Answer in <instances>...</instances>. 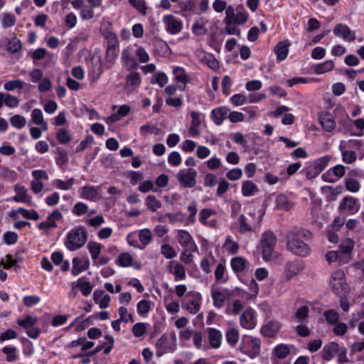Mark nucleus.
<instances>
[{
	"label": "nucleus",
	"mask_w": 364,
	"mask_h": 364,
	"mask_svg": "<svg viewBox=\"0 0 364 364\" xmlns=\"http://www.w3.org/2000/svg\"><path fill=\"white\" fill-rule=\"evenodd\" d=\"M290 43L288 41H280L275 46L274 52L278 61L284 60L288 55Z\"/></svg>",
	"instance_id": "bb28decb"
},
{
	"label": "nucleus",
	"mask_w": 364,
	"mask_h": 364,
	"mask_svg": "<svg viewBox=\"0 0 364 364\" xmlns=\"http://www.w3.org/2000/svg\"><path fill=\"white\" fill-rule=\"evenodd\" d=\"M211 296L215 307L220 309L224 306L225 296L223 292L219 290L211 289Z\"/></svg>",
	"instance_id": "58836bf2"
},
{
	"label": "nucleus",
	"mask_w": 364,
	"mask_h": 364,
	"mask_svg": "<svg viewBox=\"0 0 364 364\" xmlns=\"http://www.w3.org/2000/svg\"><path fill=\"white\" fill-rule=\"evenodd\" d=\"M174 80L177 83H181L178 88L183 91L186 89L187 83L190 82V78L186 74L185 69L182 67H175L173 71Z\"/></svg>",
	"instance_id": "412c9836"
},
{
	"label": "nucleus",
	"mask_w": 364,
	"mask_h": 364,
	"mask_svg": "<svg viewBox=\"0 0 364 364\" xmlns=\"http://www.w3.org/2000/svg\"><path fill=\"white\" fill-rule=\"evenodd\" d=\"M85 279H86L85 277L79 278L75 287L80 289L83 296H87L92 292L93 287L90 282L85 281Z\"/></svg>",
	"instance_id": "e433bc0d"
},
{
	"label": "nucleus",
	"mask_w": 364,
	"mask_h": 364,
	"mask_svg": "<svg viewBox=\"0 0 364 364\" xmlns=\"http://www.w3.org/2000/svg\"><path fill=\"white\" fill-rule=\"evenodd\" d=\"M140 250H144L151 242L152 235L149 229L144 228L139 232Z\"/></svg>",
	"instance_id": "72a5a7b5"
},
{
	"label": "nucleus",
	"mask_w": 364,
	"mask_h": 364,
	"mask_svg": "<svg viewBox=\"0 0 364 364\" xmlns=\"http://www.w3.org/2000/svg\"><path fill=\"white\" fill-rule=\"evenodd\" d=\"M215 279L218 283L225 284L229 279L225 262L219 263L215 270Z\"/></svg>",
	"instance_id": "7c9ffc66"
},
{
	"label": "nucleus",
	"mask_w": 364,
	"mask_h": 364,
	"mask_svg": "<svg viewBox=\"0 0 364 364\" xmlns=\"http://www.w3.org/2000/svg\"><path fill=\"white\" fill-rule=\"evenodd\" d=\"M343 273L341 272H335L331 275L330 285L333 291L338 296H341L343 294Z\"/></svg>",
	"instance_id": "aec40b11"
},
{
	"label": "nucleus",
	"mask_w": 364,
	"mask_h": 364,
	"mask_svg": "<svg viewBox=\"0 0 364 364\" xmlns=\"http://www.w3.org/2000/svg\"><path fill=\"white\" fill-rule=\"evenodd\" d=\"M118 313L119 315V318L115 321H112V328L117 331L119 332L121 330V323H128L129 321L134 322L133 315L132 314H128V317H126V314L127 313V309L125 306H120L118 309Z\"/></svg>",
	"instance_id": "4be33fe9"
},
{
	"label": "nucleus",
	"mask_w": 364,
	"mask_h": 364,
	"mask_svg": "<svg viewBox=\"0 0 364 364\" xmlns=\"http://www.w3.org/2000/svg\"><path fill=\"white\" fill-rule=\"evenodd\" d=\"M229 112L230 109L224 106L215 108L211 111L210 119L217 126H220L228 119Z\"/></svg>",
	"instance_id": "f3484780"
},
{
	"label": "nucleus",
	"mask_w": 364,
	"mask_h": 364,
	"mask_svg": "<svg viewBox=\"0 0 364 364\" xmlns=\"http://www.w3.org/2000/svg\"><path fill=\"white\" fill-rule=\"evenodd\" d=\"M239 230L241 234H245L247 232H252L253 229L252 226L247 223V217L241 214L238 218Z\"/></svg>",
	"instance_id": "864d4df0"
},
{
	"label": "nucleus",
	"mask_w": 364,
	"mask_h": 364,
	"mask_svg": "<svg viewBox=\"0 0 364 364\" xmlns=\"http://www.w3.org/2000/svg\"><path fill=\"white\" fill-rule=\"evenodd\" d=\"M299 232L290 231L287 235V248L289 251L300 257H306L311 252L309 245L301 239Z\"/></svg>",
	"instance_id": "7ed1b4c3"
},
{
	"label": "nucleus",
	"mask_w": 364,
	"mask_h": 364,
	"mask_svg": "<svg viewBox=\"0 0 364 364\" xmlns=\"http://www.w3.org/2000/svg\"><path fill=\"white\" fill-rule=\"evenodd\" d=\"M73 267L71 269V274L73 276H77L81 272L87 270L90 267V259L87 257H75L72 261Z\"/></svg>",
	"instance_id": "dca6fc26"
},
{
	"label": "nucleus",
	"mask_w": 364,
	"mask_h": 364,
	"mask_svg": "<svg viewBox=\"0 0 364 364\" xmlns=\"http://www.w3.org/2000/svg\"><path fill=\"white\" fill-rule=\"evenodd\" d=\"M305 267V263L301 259H294L288 262L284 267V274L287 279H291L296 276Z\"/></svg>",
	"instance_id": "9d476101"
},
{
	"label": "nucleus",
	"mask_w": 364,
	"mask_h": 364,
	"mask_svg": "<svg viewBox=\"0 0 364 364\" xmlns=\"http://www.w3.org/2000/svg\"><path fill=\"white\" fill-rule=\"evenodd\" d=\"M225 338L228 343L231 347H235L239 340V331L237 329L231 328L227 330Z\"/></svg>",
	"instance_id": "a18cd8bd"
},
{
	"label": "nucleus",
	"mask_w": 364,
	"mask_h": 364,
	"mask_svg": "<svg viewBox=\"0 0 364 364\" xmlns=\"http://www.w3.org/2000/svg\"><path fill=\"white\" fill-rule=\"evenodd\" d=\"M87 241V232L82 226L72 228L66 235L64 245L70 252H74L82 247Z\"/></svg>",
	"instance_id": "f03ea898"
},
{
	"label": "nucleus",
	"mask_w": 364,
	"mask_h": 364,
	"mask_svg": "<svg viewBox=\"0 0 364 364\" xmlns=\"http://www.w3.org/2000/svg\"><path fill=\"white\" fill-rule=\"evenodd\" d=\"M256 312L252 308L245 309L240 316V323L243 328L252 330L257 325Z\"/></svg>",
	"instance_id": "1a4fd4ad"
},
{
	"label": "nucleus",
	"mask_w": 364,
	"mask_h": 364,
	"mask_svg": "<svg viewBox=\"0 0 364 364\" xmlns=\"http://www.w3.org/2000/svg\"><path fill=\"white\" fill-rule=\"evenodd\" d=\"M360 203L358 198L347 196L344 197L339 205V210H348L350 214H355L359 211Z\"/></svg>",
	"instance_id": "f8f14e48"
},
{
	"label": "nucleus",
	"mask_w": 364,
	"mask_h": 364,
	"mask_svg": "<svg viewBox=\"0 0 364 364\" xmlns=\"http://www.w3.org/2000/svg\"><path fill=\"white\" fill-rule=\"evenodd\" d=\"M106 40L107 45L105 60L107 63L112 64L119 51L118 37L115 33H109L106 36Z\"/></svg>",
	"instance_id": "6e6552de"
},
{
	"label": "nucleus",
	"mask_w": 364,
	"mask_h": 364,
	"mask_svg": "<svg viewBox=\"0 0 364 364\" xmlns=\"http://www.w3.org/2000/svg\"><path fill=\"white\" fill-rule=\"evenodd\" d=\"M141 83V78L138 72H130L126 77V86L132 91L138 88Z\"/></svg>",
	"instance_id": "cd10ccee"
},
{
	"label": "nucleus",
	"mask_w": 364,
	"mask_h": 364,
	"mask_svg": "<svg viewBox=\"0 0 364 364\" xmlns=\"http://www.w3.org/2000/svg\"><path fill=\"white\" fill-rule=\"evenodd\" d=\"M276 208L279 210L288 211L291 209L293 203L288 199L284 194H279L276 198Z\"/></svg>",
	"instance_id": "2f4dec72"
},
{
	"label": "nucleus",
	"mask_w": 364,
	"mask_h": 364,
	"mask_svg": "<svg viewBox=\"0 0 364 364\" xmlns=\"http://www.w3.org/2000/svg\"><path fill=\"white\" fill-rule=\"evenodd\" d=\"M122 60L128 71L133 72L139 68V63L136 58L131 55L129 51L127 49L122 50Z\"/></svg>",
	"instance_id": "393cba45"
},
{
	"label": "nucleus",
	"mask_w": 364,
	"mask_h": 364,
	"mask_svg": "<svg viewBox=\"0 0 364 364\" xmlns=\"http://www.w3.org/2000/svg\"><path fill=\"white\" fill-rule=\"evenodd\" d=\"M273 352L277 358L283 359L287 357L290 353V350L287 345L282 343L276 346L273 350Z\"/></svg>",
	"instance_id": "3c124183"
},
{
	"label": "nucleus",
	"mask_w": 364,
	"mask_h": 364,
	"mask_svg": "<svg viewBox=\"0 0 364 364\" xmlns=\"http://www.w3.org/2000/svg\"><path fill=\"white\" fill-rule=\"evenodd\" d=\"M56 139L60 144H66L72 139L69 132L65 129H59L56 132Z\"/></svg>",
	"instance_id": "5fc2aeb1"
},
{
	"label": "nucleus",
	"mask_w": 364,
	"mask_h": 364,
	"mask_svg": "<svg viewBox=\"0 0 364 364\" xmlns=\"http://www.w3.org/2000/svg\"><path fill=\"white\" fill-rule=\"evenodd\" d=\"M213 8L218 13L225 10V23H245L248 19V14L242 5H238L235 8L232 6H227L226 1L215 0Z\"/></svg>",
	"instance_id": "f257e3e1"
},
{
	"label": "nucleus",
	"mask_w": 364,
	"mask_h": 364,
	"mask_svg": "<svg viewBox=\"0 0 364 364\" xmlns=\"http://www.w3.org/2000/svg\"><path fill=\"white\" fill-rule=\"evenodd\" d=\"M31 119L34 124L41 125L44 129H47V124L43 119V112L40 109H34L31 113Z\"/></svg>",
	"instance_id": "8fccbe9b"
},
{
	"label": "nucleus",
	"mask_w": 364,
	"mask_h": 364,
	"mask_svg": "<svg viewBox=\"0 0 364 364\" xmlns=\"http://www.w3.org/2000/svg\"><path fill=\"white\" fill-rule=\"evenodd\" d=\"M168 77L166 73L163 72L155 73L151 79L152 85L157 84L160 87H163L168 82Z\"/></svg>",
	"instance_id": "09e8293b"
},
{
	"label": "nucleus",
	"mask_w": 364,
	"mask_h": 364,
	"mask_svg": "<svg viewBox=\"0 0 364 364\" xmlns=\"http://www.w3.org/2000/svg\"><path fill=\"white\" fill-rule=\"evenodd\" d=\"M132 256L128 252L121 253L115 260V264L119 267H127L132 265Z\"/></svg>",
	"instance_id": "37998d69"
},
{
	"label": "nucleus",
	"mask_w": 364,
	"mask_h": 364,
	"mask_svg": "<svg viewBox=\"0 0 364 364\" xmlns=\"http://www.w3.org/2000/svg\"><path fill=\"white\" fill-rule=\"evenodd\" d=\"M333 33L338 37H341L349 42L354 41L355 36L347 25L337 24L333 28Z\"/></svg>",
	"instance_id": "6ab92c4d"
},
{
	"label": "nucleus",
	"mask_w": 364,
	"mask_h": 364,
	"mask_svg": "<svg viewBox=\"0 0 364 364\" xmlns=\"http://www.w3.org/2000/svg\"><path fill=\"white\" fill-rule=\"evenodd\" d=\"M24 82L20 79L13 80L4 84V89L7 91H14L16 89L22 90L24 87Z\"/></svg>",
	"instance_id": "e2e57ef3"
},
{
	"label": "nucleus",
	"mask_w": 364,
	"mask_h": 364,
	"mask_svg": "<svg viewBox=\"0 0 364 364\" xmlns=\"http://www.w3.org/2000/svg\"><path fill=\"white\" fill-rule=\"evenodd\" d=\"M74 183L75 181L73 178H70L66 181L56 178L52 181V186L58 190L69 191L73 188Z\"/></svg>",
	"instance_id": "c9c22d12"
},
{
	"label": "nucleus",
	"mask_w": 364,
	"mask_h": 364,
	"mask_svg": "<svg viewBox=\"0 0 364 364\" xmlns=\"http://www.w3.org/2000/svg\"><path fill=\"white\" fill-rule=\"evenodd\" d=\"M258 191L257 186L253 181L247 180L242 183L241 191L244 196H253Z\"/></svg>",
	"instance_id": "f704fd0d"
},
{
	"label": "nucleus",
	"mask_w": 364,
	"mask_h": 364,
	"mask_svg": "<svg viewBox=\"0 0 364 364\" xmlns=\"http://www.w3.org/2000/svg\"><path fill=\"white\" fill-rule=\"evenodd\" d=\"M57 157L55 158V163L59 166L65 165L68 161V153L60 147L56 149Z\"/></svg>",
	"instance_id": "bf43d9fd"
},
{
	"label": "nucleus",
	"mask_w": 364,
	"mask_h": 364,
	"mask_svg": "<svg viewBox=\"0 0 364 364\" xmlns=\"http://www.w3.org/2000/svg\"><path fill=\"white\" fill-rule=\"evenodd\" d=\"M323 316L330 325H335L338 322L339 315L338 313L334 309H328L323 312Z\"/></svg>",
	"instance_id": "6e6d98bb"
},
{
	"label": "nucleus",
	"mask_w": 364,
	"mask_h": 364,
	"mask_svg": "<svg viewBox=\"0 0 364 364\" xmlns=\"http://www.w3.org/2000/svg\"><path fill=\"white\" fill-rule=\"evenodd\" d=\"M318 119L320 124L325 131L331 132L335 129L336 124L333 115L330 112H325L321 113Z\"/></svg>",
	"instance_id": "5701e85b"
},
{
	"label": "nucleus",
	"mask_w": 364,
	"mask_h": 364,
	"mask_svg": "<svg viewBox=\"0 0 364 364\" xmlns=\"http://www.w3.org/2000/svg\"><path fill=\"white\" fill-rule=\"evenodd\" d=\"M282 328L281 322L272 320L262 326L260 330L261 334L267 338H274Z\"/></svg>",
	"instance_id": "4468645a"
},
{
	"label": "nucleus",
	"mask_w": 364,
	"mask_h": 364,
	"mask_svg": "<svg viewBox=\"0 0 364 364\" xmlns=\"http://www.w3.org/2000/svg\"><path fill=\"white\" fill-rule=\"evenodd\" d=\"M309 314V306L306 305L302 306L299 308L294 314V316L299 322L303 323L307 320Z\"/></svg>",
	"instance_id": "680f3d73"
},
{
	"label": "nucleus",
	"mask_w": 364,
	"mask_h": 364,
	"mask_svg": "<svg viewBox=\"0 0 364 364\" xmlns=\"http://www.w3.org/2000/svg\"><path fill=\"white\" fill-rule=\"evenodd\" d=\"M18 212L26 219L38 220L40 218L39 214L34 209L28 210L24 208H18Z\"/></svg>",
	"instance_id": "4d7b16f0"
},
{
	"label": "nucleus",
	"mask_w": 364,
	"mask_h": 364,
	"mask_svg": "<svg viewBox=\"0 0 364 364\" xmlns=\"http://www.w3.org/2000/svg\"><path fill=\"white\" fill-rule=\"evenodd\" d=\"M1 351L6 355V360L7 362H14L18 359L16 353L17 348L15 346H6L2 348Z\"/></svg>",
	"instance_id": "de8ad7c7"
},
{
	"label": "nucleus",
	"mask_w": 364,
	"mask_h": 364,
	"mask_svg": "<svg viewBox=\"0 0 364 364\" xmlns=\"http://www.w3.org/2000/svg\"><path fill=\"white\" fill-rule=\"evenodd\" d=\"M178 241L181 247L188 245L193 238L188 230H179L178 232Z\"/></svg>",
	"instance_id": "338daca9"
},
{
	"label": "nucleus",
	"mask_w": 364,
	"mask_h": 364,
	"mask_svg": "<svg viewBox=\"0 0 364 364\" xmlns=\"http://www.w3.org/2000/svg\"><path fill=\"white\" fill-rule=\"evenodd\" d=\"M331 171L337 178L343 177L346 173V168L341 164H338L322 175V179L326 182H334L335 179L330 178Z\"/></svg>",
	"instance_id": "c85d7f7f"
},
{
	"label": "nucleus",
	"mask_w": 364,
	"mask_h": 364,
	"mask_svg": "<svg viewBox=\"0 0 364 364\" xmlns=\"http://www.w3.org/2000/svg\"><path fill=\"white\" fill-rule=\"evenodd\" d=\"M100 189V186H84L79 190L80 196L82 199L95 202L99 198Z\"/></svg>",
	"instance_id": "ddd939ff"
},
{
	"label": "nucleus",
	"mask_w": 364,
	"mask_h": 364,
	"mask_svg": "<svg viewBox=\"0 0 364 364\" xmlns=\"http://www.w3.org/2000/svg\"><path fill=\"white\" fill-rule=\"evenodd\" d=\"M334 68V63L331 60H326L321 63L316 64L314 66V72L318 75H321L331 71Z\"/></svg>",
	"instance_id": "4c0bfd02"
},
{
	"label": "nucleus",
	"mask_w": 364,
	"mask_h": 364,
	"mask_svg": "<svg viewBox=\"0 0 364 364\" xmlns=\"http://www.w3.org/2000/svg\"><path fill=\"white\" fill-rule=\"evenodd\" d=\"M172 338V341H170L168 336L164 333L159 339H158L155 344L156 349V355L157 358H160L167 353H173L176 351L177 346L175 334H173Z\"/></svg>",
	"instance_id": "423d86ee"
},
{
	"label": "nucleus",
	"mask_w": 364,
	"mask_h": 364,
	"mask_svg": "<svg viewBox=\"0 0 364 364\" xmlns=\"http://www.w3.org/2000/svg\"><path fill=\"white\" fill-rule=\"evenodd\" d=\"M250 262L243 257L237 256L230 259V267L233 272L239 277L240 274L250 269Z\"/></svg>",
	"instance_id": "2eb2a0df"
},
{
	"label": "nucleus",
	"mask_w": 364,
	"mask_h": 364,
	"mask_svg": "<svg viewBox=\"0 0 364 364\" xmlns=\"http://www.w3.org/2000/svg\"><path fill=\"white\" fill-rule=\"evenodd\" d=\"M1 265H2L3 268L5 269H10L14 267L15 271H18V269H20L18 260L15 259L10 254L6 255V261L1 259L0 262V266Z\"/></svg>",
	"instance_id": "ea45409f"
},
{
	"label": "nucleus",
	"mask_w": 364,
	"mask_h": 364,
	"mask_svg": "<svg viewBox=\"0 0 364 364\" xmlns=\"http://www.w3.org/2000/svg\"><path fill=\"white\" fill-rule=\"evenodd\" d=\"M197 171L193 168H188L186 173L179 172L176 178L180 184L185 188H193L196 184Z\"/></svg>",
	"instance_id": "9b49d317"
},
{
	"label": "nucleus",
	"mask_w": 364,
	"mask_h": 364,
	"mask_svg": "<svg viewBox=\"0 0 364 364\" xmlns=\"http://www.w3.org/2000/svg\"><path fill=\"white\" fill-rule=\"evenodd\" d=\"M145 204L151 212H156L157 209L161 207V203L155 196L149 195L145 199Z\"/></svg>",
	"instance_id": "49530a36"
},
{
	"label": "nucleus",
	"mask_w": 364,
	"mask_h": 364,
	"mask_svg": "<svg viewBox=\"0 0 364 364\" xmlns=\"http://www.w3.org/2000/svg\"><path fill=\"white\" fill-rule=\"evenodd\" d=\"M15 191L16 192V195L12 197V200L16 203H31V197L27 194L26 190L24 188V187H15Z\"/></svg>",
	"instance_id": "473e14b6"
},
{
	"label": "nucleus",
	"mask_w": 364,
	"mask_h": 364,
	"mask_svg": "<svg viewBox=\"0 0 364 364\" xmlns=\"http://www.w3.org/2000/svg\"><path fill=\"white\" fill-rule=\"evenodd\" d=\"M346 188L351 193H356L360 190V186L358 181L353 178H347L345 180Z\"/></svg>",
	"instance_id": "052dcab7"
},
{
	"label": "nucleus",
	"mask_w": 364,
	"mask_h": 364,
	"mask_svg": "<svg viewBox=\"0 0 364 364\" xmlns=\"http://www.w3.org/2000/svg\"><path fill=\"white\" fill-rule=\"evenodd\" d=\"M223 247L230 255L237 254L240 248L239 245L232 240L230 235L226 236Z\"/></svg>",
	"instance_id": "c03bdc74"
},
{
	"label": "nucleus",
	"mask_w": 364,
	"mask_h": 364,
	"mask_svg": "<svg viewBox=\"0 0 364 364\" xmlns=\"http://www.w3.org/2000/svg\"><path fill=\"white\" fill-rule=\"evenodd\" d=\"M169 272L175 277V280H184L186 278L185 267L175 261H171L168 265Z\"/></svg>",
	"instance_id": "a878e982"
},
{
	"label": "nucleus",
	"mask_w": 364,
	"mask_h": 364,
	"mask_svg": "<svg viewBox=\"0 0 364 364\" xmlns=\"http://www.w3.org/2000/svg\"><path fill=\"white\" fill-rule=\"evenodd\" d=\"M303 171L305 172L306 178L310 180L315 178L321 173L312 162L306 166Z\"/></svg>",
	"instance_id": "69168bd1"
},
{
	"label": "nucleus",
	"mask_w": 364,
	"mask_h": 364,
	"mask_svg": "<svg viewBox=\"0 0 364 364\" xmlns=\"http://www.w3.org/2000/svg\"><path fill=\"white\" fill-rule=\"evenodd\" d=\"M240 349L243 354L254 359L260 353L261 341L257 337L244 336L242 338Z\"/></svg>",
	"instance_id": "20e7f679"
},
{
	"label": "nucleus",
	"mask_w": 364,
	"mask_h": 364,
	"mask_svg": "<svg viewBox=\"0 0 364 364\" xmlns=\"http://www.w3.org/2000/svg\"><path fill=\"white\" fill-rule=\"evenodd\" d=\"M105 339L107 341V343L102 342V343H99L97 346V347L92 350H90V351H88V352H86L84 353H80L77 354L73 355L72 358L77 359L80 358H82L84 356L91 357V356H93V355H96L97 353H100L102 350H103V352L105 354H109L114 347V339L113 336L111 335H105Z\"/></svg>",
	"instance_id": "0eeeda50"
},
{
	"label": "nucleus",
	"mask_w": 364,
	"mask_h": 364,
	"mask_svg": "<svg viewBox=\"0 0 364 364\" xmlns=\"http://www.w3.org/2000/svg\"><path fill=\"white\" fill-rule=\"evenodd\" d=\"M203 62L207 65L210 69L217 70L219 69V61L211 53H206L203 58Z\"/></svg>",
	"instance_id": "603ef678"
},
{
	"label": "nucleus",
	"mask_w": 364,
	"mask_h": 364,
	"mask_svg": "<svg viewBox=\"0 0 364 364\" xmlns=\"http://www.w3.org/2000/svg\"><path fill=\"white\" fill-rule=\"evenodd\" d=\"M38 321V317L32 316L31 315L26 316L22 319H18L17 321V323L19 326L22 327L24 329H28L31 327L35 326Z\"/></svg>",
	"instance_id": "a19ab883"
},
{
	"label": "nucleus",
	"mask_w": 364,
	"mask_h": 364,
	"mask_svg": "<svg viewBox=\"0 0 364 364\" xmlns=\"http://www.w3.org/2000/svg\"><path fill=\"white\" fill-rule=\"evenodd\" d=\"M276 243L277 237L273 232L269 230L263 233L260 245L262 258L264 261L267 262L272 259Z\"/></svg>",
	"instance_id": "39448f33"
},
{
	"label": "nucleus",
	"mask_w": 364,
	"mask_h": 364,
	"mask_svg": "<svg viewBox=\"0 0 364 364\" xmlns=\"http://www.w3.org/2000/svg\"><path fill=\"white\" fill-rule=\"evenodd\" d=\"M339 350V345L332 342L326 345L322 350V358L326 361L332 360Z\"/></svg>",
	"instance_id": "c756f323"
},
{
	"label": "nucleus",
	"mask_w": 364,
	"mask_h": 364,
	"mask_svg": "<svg viewBox=\"0 0 364 364\" xmlns=\"http://www.w3.org/2000/svg\"><path fill=\"white\" fill-rule=\"evenodd\" d=\"M205 332L208 334L210 346L214 349L219 348L223 339L221 332L215 328H207Z\"/></svg>",
	"instance_id": "a211bd4d"
},
{
	"label": "nucleus",
	"mask_w": 364,
	"mask_h": 364,
	"mask_svg": "<svg viewBox=\"0 0 364 364\" xmlns=\"http://www.w3.org/2000/svg\"><path fill=\"white\" fill-rule=\"evenodd\" d=\"M223 36V29H220L217 24H213L210 28L209 45L213 48L220 46Z\"/></svg>",
	"instance_id": "b1692460"
},
{
	"label": "nucleus",
	"mask_w": 364,
	"mask_h": 364,
	"mask_svg": "<svg viewBox=\"0 0 364 364\" xmlns=\"http://www.w3.org/2000/svg\"><path fill=\"white\" fill-rule=\"evenodd\" d=\"M161 253L166 259H173L177 255L174 248L168 244H164L161 245Z\"/></svg>",
	"instance_id": "774afa93"
},
{
	"label": "nucleus",
	"mask_w": 364,
	"mask_h": 364,
	"mask_svg": "<svg viewBox=\"0 0 364 364\" xmlns=\"http://www.w3.org/2000/svg\"><path fill=\"white\" fill-rule=\"evenodd\" d=\"M102 245L96 242L90 241L87 244V249L94 262L99 258L102 251Z\"/></svg>",
	"instance_id": "79ce46f5"
},
{
	"label": "nucleus",
	"mask_w": 364,
	"mask_h": 364,
	"mask_svg": "<svg viewBox=\"0 0 364 364\" xmlns=\"http://www.w3.org/2000/svg\"><path fill=\"white\" fill-rule=\"evenodd\" d=\"M354 247L353 240L347 238L339 245V252L343 254L349 255Z\"/></svg>",
	"instance_id": "0e129e2a"
},
{
	"label": "nucleus",
	"mask_w": 364,
	"mask_h": 364,
	"mask_svg": "<svg viewBox=\"0 0 364 364\" xmlns=\"http://www.w3.org/2000/svg\"><path fill=\"white\" fill-rule=\"evenodd\" d=\"M151 301L142 299L139 301L136 305V310L139 315L147 314L151 310Z\"/></svg>",
	"instance_id": "13d9d810"
}]
</instances>
